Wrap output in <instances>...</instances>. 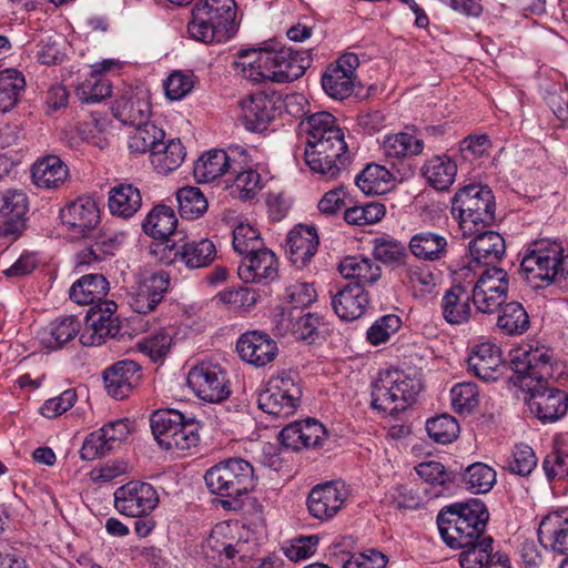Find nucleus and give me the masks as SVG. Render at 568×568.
Here are the masks:
<instances>
[{
    "label": "nucleus",
    "mask_w": 568,
    "mask_h": 568,
    "mask_svg": "<svg viewBox=\"0 0 568 568\" xmlns=\"http://www.w3.org/2000/svg\"><path fill=\"white\" fill-rule=\"evenodd\" d=\"M369 303L368 293L356 284H346L332 294V307L343 321L352 322L359 318Z\"/></svg>",
    "instance_id": "23"
},
{
    "label": "nucleus",
    "mask_w": 568,
    "mask_h": 568,
    "mask_svg": "<svg viewBox=\"0 0 568 568\" xmlns=\"http://www.w3.org/2000/svg\"><path fill=\"white\" fill-rule=\"evenodd\" d=\"M410 253L423 261H439L447 253V240L444 235L432 231H422L410 237Z\"/></svg>",
    "instance_id": "38"
},
{
    "label": "nucleus",
    "mask_w": 568,
    "mask_h": 568,
    "mask_svg": "<svg viewBox=\"0 0 568 568\" xmlns=\"http://www.w3.org/2000/svg\"><path fill=\"white\" fill-rule=\"evenodd\" d=\"M302 125L307 133L306 143L322 141L323 134L338 136L343 130L337 125L335 116L326 111L316 112L306 118Z\"/></svg>",
    "instance_id": "48"
},
{
    "label": "nucleus",
    "mask_w": 568,
    "mask_h": 568,
    "mask_svg": "<svg viewBox=\"0 0 568 568\" xmlns=\"http://www.w3.org/2000/svg\"><path fill=\"white\" fill-rule=\"evenodd\" d=\"M204 480L211 494L225 498L221 500L222 508L234 511L242 509L241 497L256 485L253 466L239 457L227 458L209 468Z\"/></svg>",
    "instance_id": "4"
},
{
    "label": "nucleus",
    "mask_w": 568,
    "mask_h": 568,
    "mask_svg": "<svg viewBox=\"0 0 568 568\" xmlns=\"http://www.w3.org/2000/svg\"><path fill=\"white\" fill-rule=\"evenodd\" d=\"M511 368L517 382L529 393L527 405L539 420L552 423L567 414L568 394L548 384L562 374V363L555 358L551 348L528 344L514 356Z\"/></svg>",
    "instance_id": "1"
},
{
    "label": "nucleus",
    "mask_w": 568,
    "mask_h": 568,
    "mask_svg": "<svg viewBox=\"0 0 568 568\" xmlns=\"http://www.w3.org/2000/svg\"><path fill=\"white\" fill-rule=\"evenodd\" d=\"M116 247V240L109 237L108 240H98L91 246L82 250L78 254V265H90L94 262H101L106 256H112Z\"/></svg>",
    "instance_id": "62"
},
{
    "label": "nucleus",
    "mask_w": 568,
    "mask_h": 568,
    "mask_svg": "<svg viewBox=\"0 0 568 568\" xmlns=\"http://www.w3.org/2000/svg\"><path fill=\"white\" fill-rule=\"evenodd\" d=\"M537 465V458L531 447L525 444L515 446L513 457L507 468L519 476L529 475Z\"/></svg>",
    "instance_id": "61"
},
{
    "label": "nucleus",
    "mask_w": 568,
    "mask_h": 568,
    "mask_svg": "<svg viewBox=\"0 0 568 568\" xmlns=\"http://www.w3.org/2000/svg\"><path fill=\"white\" fill-rule=\"evenodd\" d=\"M473 293L463 285H453L442 298V313L445 321L452 325H460L470 318Z\"/></svg>",
    "instance_id": "31"
},
{
    "label": "nucleus",
    "mask_w": 568,
    "mask_h": 568,
    "mask_svg": "<svg viewBox=\"0 0 568 568\" xmlns=\"http://www.w3.org/2000/svg\"><path fill=\"white\" fill-rule=\"evenodd\" d=\"M417 475L430 486L426 493L432 498H437L450 494L457 481V474L448 470L436 460H429L418 464L415 467Z\"/></svg>",
    "instance_id": "29"
},
{
    "label": "nucleus",
    "mask_w": 568,
    "mask_h": 568,
    "mask_svg": "<svg viewBox=\"0 0 568 568\" xmlns=\"http://www.w3.org/2000/svg\"><path fill=\"white\" fill-rule=\"evenodd\" d=\"M497 326L507 335H521L530 326L529 315L520 303H506L498 315Z\"/></svg>",
    "instance_id": "46"
},
{
    "label": "nucleus",
    "mask_w": 568,
    "mask_h": 568,
    "mask_svg": "<svg viewBox=\"0 0 568 568\" xmlns=\"http://www.w3.org/2000/svg\"><path fill=\"white\" fill-rule=\"evenodd\" d=\"M278 262L266 247L243 256L237 267L239 277L244 283L267 284L277 277Z\"/></svg>",
    "instance_id": "19"
},
{
    "label": "nucleus",
    "mask_w": 568,
    "mask_h": 568,
    "mask_svg": "<svg viewBox=\"0 0 568 568\" xmlns=\"http://www.w3.org/2000/svg\"><path fill=\"white\" fill-rule=\"evenodd\" d=\"M489 513L478 498L444 507L437 516V526L444 542L462 549V568H484L493 552L494 539L485 535Z\"/></svg>",
    "instance_id": "2"
},
{
    "label": "nucleus",
    "mask_w": 568,
    "mask_h": 568,
    "mask_svg": "<svg viewBox=\"0 0 568 568\" xmlns=\"http://www.w3.org/2000/svg\"><path fill=\"white\" fill-rule=\"evenodd\" d=\"M463 483L473 494H486L496 483V471L484 463H474L465 469Z\"/></svg>",
    "instance_id": "50"
},
{
    "label": "nucleus",
    "mask_w": 568,
    "mask_h": 568,
    "mask_svg": "<svg viewBox=\"0 0 568 568\" xmlns=\"http://www.w3.org/2000/svg\"><path fill=\"white\" fill-rule=\"evenodd\" d=\"M81 328V321L75 315H63L49 325V338H43L44 345L51 349H59L72 341Z\"/></svg>",
    "instance_id": "44"
},
{
    "label": "nucleus",
    "mask_w": 568,
    "mask_h": 568,
    "mask_svg": "<svg viewBox=\"0 0 568 568\" xmlns=\"http://www.w3.org/2000/svg\"><path fill=\"white\" fill-rule=\"evenodd\" d=\"M322 87L326 94L335 100H344L354 92V78L339 67L328 65L322 75Z\"/></svg>",
    "instance_id": "49"
},
{
    "label": "nucleus",
    "mask_w": 568,
    "mask_h": 568,
    "mask_svg": "<svg viewBox=\"0 0 568 568\" xmlns=\"http://www.w3.org/2000/svg\"><path fill=\"white\" fill-rule=\"evenodd\" d=\"M194 87V75L174 71L164 83L165 94L170 100H180L189 94Z\"/></svg>",
    "instance_id": "64"
},
{
    "label": "nucleus",
    "mask_w": 568,
    "mask_h": 568,
    "mask_svg": "<svg viewBox=\"0 0 568 568\" xmlns=\"http://www.w3.org/2000/svg\"><path fill=\"white\" fill-rule=\"evenodd\" d=\"M179 212L183 219L195 220L207 210V200L199 187L185 186L176 192Z\"/></svg>",
    "instance_id": "51"
},
{
    "label": "nucleus",
    "mask_w": 568,
    "mask_h": 568,
    "mask_svg": "<svg viewBox=\"0 0 568 568\" xmlns=\"http://www.w3.org/2000/svg\"><path fill=\"white\" fill-rule=\"evenodd\" d=\"M420 172L432 187L446 191L455 181L457 165L447 155H435L425 162Z\"/></svg>",
    "instance_id": "37"
},
{
    "label": "nucleus",
    "mask_w": 568,
    "mask_h": 568,
    "mask_svg": "<svg viewBox=\"0 0 568 568\" xmlns=\"http://www.w3.org/2000/svg\"><path fill=\"white\" fill-rule=\"evenodd\" d=\"M345 486L336 481H327L315 486L307 497L310 514L321 520L334 517L346 500Z\"/></svg>",
    "instance_id": "18"
},
{
    "label": "nucleus",
    "mask_w": 568,
    "mask_h": 568,
    "mask_svg": "<svg viewBox=\"0 0 568 568\" xmlns=\"http://www.w3.org/2000/svg\"><path fill=\"white\" fill-rule=\"evenodd\" d=\"M226 530V526L216 525L203 545V552L207 558L217 560L219 566L230 568L244 544L229 537Z\"/></svg>",
    "instance_id": "24"
},
{
    "label": "nucleus",
    "mask_w": 568,
    "mask_h": 568,
    "mask_svg": "<svg viewBox=\"0 0 568 568\" xmlns=\"http://www.w3.org/2000/svg\"><path fill=\"white\" fill-rule=\"evenodd\" d=\"M141 378V365L132 359L119 361L103 372L105 389L115 399L128 397Z\"/></svg>",
    "instance_id": "20"
},
{
    "label": "nucleus",
    "mask_w": 568,
    "mask_h": 568,
    "mask_svg": "<svg viewBox=\"0 0 568 568\" xmlns=\"http://www.w3.org/2000/svg\"><path fill=\"white\" fill-rule=\"evenodd\" d=\"M550 519L545 518L538 529V539L542 544L547 538L550 541V548L552 551L560 555H568V528L564 520L552 529H548Z\"/></svg>",
    "instance_id": "59"
},
{
    "label": "nucleus",
    "mask_w": 568,
    "mask_h": 568,
    "mask_svg": "<svg viewBox=\"0 0 568 568\" xmlns=\"http://www.w3.org/2000/svg\"><path fill=\"white\" fill-rule=\"evenodd\" d=\"M292 334L296 339L314 344L318 339L325 338L327 331L324 317L316 313H305L298 317L290 314Z\"/></svg>",
    "instance_id": "42"
},
{
    "label": "nucleus",
    "mask_w": 568,
    "mask_h": 568,
    "mask_svg": "<svg viewBox=\"0 0 568 568\" xmlns=\"http://www.w3.org/2000/svg\"><path fill=\"white\" fill-rule=\"evenodd\" d=\"M236 352L245 363L254 367H264L276 358L278 347L267 333L248 331L239 337Z\"/></svg>",
    "instance_id": "16"
},
{
    "label": "nucleus",
    "mask_w": 568,
    "mask_h": 568,
    "mask_svg": "<svg viewBox=\"0 0 568 568\" xmlns=\"http://www.w3.org/2000/svg\"><path fill=\"white\" fill-rule=\"evenodd\" d=\"M60 219L77 237H88L100 222V211L91 197H78L61 209Z\"/></svg>",
    "instance_id": "15"
},
{
    "label": "nucleus",
    "mask_w": 568,
    "mask_h": 568,
    "mask_svg": "<svg viewBox=\"0 0 568 568\" xmlns=\"http://www.w3.org/2000/svg\"><path fill=\"white\" fill-rule=\"evenodd\" d=\"M390 172L382 165L368 164L356 178V186L367 195L384 194L389 189Z\"/></svg>",
    "instance_id": "47"
},
{
    "label": "nucleus",
    "mask_w": 568,
    "mask_h": 568,
    "mask_svg": "<svg viewBox=\"0 0 568 568\" xmlns=\"http://www.w3.org/2000/svg\"><path fill=\"white\" fill-rule=\"evenodd\" d=\"M111 110L115 119L130 126L145 123L151 115L150 102L133 92L118 98Z\"/></svg>",
    "instance_id": "33"
},
{
    "label": "nucleus",
    "mask_w": 568,
    "mask_h": 568,
    "mask_svg": "<svg viewBox=\"0 0 568 568\" xmlns=\"http://www.w3.org/2000/svg\"><path fill=\"white\" fill-rule=\"evenodd\" d=\"M232 245L235 252L245 256L262 248L264 243L256 229L247 223H240L233 230Z\"/></svg>",
    "instance_id": "56"
},
{
    "label": "nucleus",
    "mask_w": 568,
    "mask_h": 568,
    "mask_svg": "<svg viewBox=\"0 0 568 568\" xmlns=\"http://www.w3.org/2000/svg\"><path fill=\"white\" fill-rule=\"evenodd\" d=\"M302 388L297 373L282 371L272 376L258 395V407L276 418H287L300 406Z\"/></svg>",
    "instance_id": "10"
},
{
    "label": "nucleus",
    "mask_w": 568,
    "mask_h": 568,
    "mask_svg": "<svg viewBox=\"0 0 568 568\" xmlns=\"http://www.w3.org/2000/svg\"><path fill=\"white\" fill-rule=\"evenodd\" d=\"M239 161L224 150L213 149L199 158L194 164V176L201 183H209L215 179L230 174L236 170Z\"/></svg>",
    "instance_id": "28"
},
{
    "label": "nucleus",
    "mask_w": 568,
    "mask_h": 568,
    "mask_svg": "<svg viewBox=\"0 0 568 568\" xmlns=\"http://www.w3.org/2000/svg\"><path fill=\"white\" fill-rule=\"evenodd\" d=\"M134 130L129 135L128 148L133 154H144L155 151L161 146L165 132L149 120L145 123L133 125Z\"/></svg>",
    "instance_id": "40"
},
{
    "label": "nucleus",
    "mask_w": 568,
    "mask_h": 568,
    "mask_svg": "<svg viewBox=\"0 0 568 568\" xmlns=\"http://www.w3.org/2000/svg\"><path fill=\"white\" fill-rule=\"evenodd\" d=\"M120 329L118 318H104L99 312H88L85 331L80 334L79 341L84 346L101 345L108 338H115Z\"/></svg>",
    "instance_id": "35"
},
{
    "label": "nucleus",
    "mask_w": 568,
    "mask_h": 568,
    "mask_svg": "<svg viewBox=\"0 0 568 568\" xmlns=\"http://www.w3.org/2000/svg\"><path fill=\"white\" fill-rule=\"evenodd\" d=\"M253 61L244 63L243 77L254 83L267 81L285 83L300 79L312 64L307 51H295L292 48H277L276 43L265 44L258 50Z\"/></svg>",
    "instance_id": "3"
},
{
    "label": "nucleus",
    "mask_w": 568,
    "mask_h": 568,
    "mask_svg": "<svg viewBox=\"0 0 568 568\" xmlns=\"http://www.w3.org/2000/svg\"><path fill=\"white\" fill-rule=\"evenodd\" d=\"M402 325L397 315L388 314L379 317L367 329L366 337L372 345H379L388 341L392 334L396 333Z\"/></svg>",
    "instance_id": "60"
},
{
    "label": "nucleus",
    "mask_w": 568,
    "mask_h": 568,
    "mask_svg": "<svg viewBox=\"0 0 568 568\" xmlns=\"http://www.w3.org/2000/svg\"><path fill=\"white\" fill-rule=\"evenodd\" d=\"M108 205L114 216L128 220L142 207V194L132 183H119L109 191Z\"/></svg>",
    "instance_id": "30"
},
{
    "label": "nucleus",
    "mask_w": 568,
    "mask_h": 568,
    "mask_svg": "<svg viewBox=\"0 0 568 568\" xmlns=\"http://www.w3.org/2000/svg\"><path fill=\"white\" fill-rule=\"evenodd\" d=\"M320 245L318 235L314 226L297 225L286 235L285 252L290 261L298 268L305 267Z\"/></svg>",
    "instance_id": "21"
},
{
    "label": "nucleus",
    "mask_w": 568,
    "mask_h": 568,
    "mask_svg": "<svg viewBox=\"0 0 568 568\" xmlns=\"http://www.w3.org/2000/svg\"><path fill=\"white\" fill-rule=\"evenodd\" d=\"M385 214L386 207L383 203L371 201L345 209L344 220L351 225L364 226L379 222Z\"/></svg>",
    "instance_id": "53"
},
{
    "label": "nucleus",
    "mask_w": 568,
    "mask_h": 568,
    "mask_svg": "<svg viewBox=\"0 0 568 568\" xmlns=\"http://www.w3.org/2000/svg\"><path fill=\"white\" fill-rule=\"evenodd\" d=\"M152 434L165 450H186L200 440L199 422L176 409L155 410L150 418Z\"/></svg>",
    "instance_id": "8"
},
{
    "label": "nucleus",
    "mask_w": 568,
    "mask_h": 568,
    "mask_svg": "<svg viewBox=\"0 0 568 568\" xmlns=\"http://www.w3.org/2000/svg\"><path fill=\"white\" fill-rule=\"evenodd\" d=\"M467 363L469 371L485 382L497 381L503 374L500 349L489 343L475 346L468 356Z\"/></svg>",
    "instance_id": "26"
},
{
    "label": "nucleus",
    "mask_w": 568,
    "mask_h": 568,
    "mask_svg": "<svg viewBox=\"0 0 568 568\" xmlns=\"http://www.w3.org/2000/svg\"><path fill=\"white\" fill-rule=\"evenodd\" d=\"M164 251L168 263L182 262L187 268H201L211 264L216 256L214 243L209 239L184 241L166 245Z\"/></svg>",
    "instance_id": "17"
},
{
    "label": "nucleus",
    "mask_w": 568,
    "mask_h": 568,
    "mask_svg": "<svg viewBox=\"0 0 568 568\" xmlns=\"http://www.w3.org/2000/svg\"><path fill=\"white\" fill-rule=\"evenodd\" d=\"M170 285V275L158 271L144 278L130 298V306L138 314H148L163 300Z\"/></svg>",
    "instance_id": "22"
},
{
    "label": "nucleus",
    "mask_w": 568,
    "mask_h": 568,
    "mask_svg": "<svg viewBox=\"0 0 568 568\" xmlns=\"http://www.w3.org/2000/svg\"><path fill=\"white\" fill-rule=\"evenodd\" d=\"M109 292V282L99 273L87 274L75 281L69 291L70 300L79 305L102 301Z\"/></svg>",
    "instance_id": "36"
},
{
    "label": "nucleus",
    "mask_w": 568,
    "mask_h": 568,
    "mask_svg": "<svg viewBox=\"0 0 568 568\" xmlns=\"http://www.w3.org/2000/svg\"><path fill=\"white\" fill-rule=\"evenodd\" d=\"M564 248L560 243L539 240L530 243L520 262V272L532 288L556 282Z\"/></svg>",
    "instance_id": "9"
},
{
    "label": "nucleus",
    "mask_w": 568,
    "mask_h": 568,
    "mask_svg": "<svg viewBox=\"0 0 568 568\" xmlns=\"http://www.w3.org/2000/svg\"><path fill=\"white\" fill-rule=\"evenodd\" d=\"M185 158V150L179 139L162 140L161 146L150 154L151 163L161 174L176 170Z\"/></svg>",
    "instance_id": "41"
},
{
    "label": "nucleus",
    "mask_w": 568,
    "mask_h": 568,
    "mask_svg": "<svg viewBox=\"0 0 568 568\" xmlns=\"http://www.w3.org/2000/svg\"><path fill=\"white\" fill-rule=\"evenodd\" d=\"M452 406L455 413L470 414L478 405L477 387L473 383H460L450 389Z\"/></svg>",
    "instance_id": "57"
},
{
    "label": "nucleus",
    "mask_w": 568,
    "mask_h": 568,
    "mask_svg": "<svg viewBox=\"0 0 568 568\" xmlns=\"http://www.w3.org/2000/svg\"><path fill=\"white\" fill-rule=\"evenodd\" d=\"M426 429L429 437L440 444L452 443L459 434V425L457 420L448 414H443L428 419L426 423Z\"/></svg>",
    "instance_id": "55"
},
{
    "label": "nucleus",
    "mask_w": 568,
    "mask_h": 568,
    "mask_svg": "<svg viewBox=\"0 0 568 568\" xmlns=\"http://www.w3.org/2000/svg\"><path fill=\"white\" fill-rule=\"evenodd\" d=\"M450 211L463 236L470 237L496 221L495 196L487 185L468 184L457 190Z\"/></svg>",
    "instance_id": "6"
},
{
    "label": "nucleus",
    "mask_w": 568,
    "mask_h": 568,
    "mask_svg": "<svg viewBox=\"0 0 568 568\" xmlns=\"http://www.w3.org/2000/svg\"><path fill=\"white\" fill-rule=\"evenodd\" d=\"M230 175L242 197L250 199L260 189V174L254 170H243L241 162H239L236 170L231 171Z\"/></svg>",
    "instance_id": "63"
},
{
    "label": "nucleus",
    "mask_w": 568,
    "mask_h": 568,
    "mask_svg": "<svg viewBox=\"0 0 568 568\" xmlns=\"http://www.w3.org/2000/svg\"><path fill=\"white\" fill-rule=\"evenodd\" d=\"M304 159L312 172L327 180L335 179L346 170L349 163L344 132L331 136L326 141L306 143Z\"/></svg>",
    "instance_id": "11"
},
{
    "label": "nucleus",
    "mask_w": 568,
    "mask_h": 568,
    "mask_svg": "<svg viewBox=\"0 0 568 568\" xmlns=\"http://www.w3.org/2000/svg\"><path fill=\"white\" fill-rule=\"evenodd\" d=\"M29 200L22 190L8 189L0 193V237L11 241L27 227Z\"/></svg>",
    "instance_id": "14"
},
{
    "label": "nucleus",
    "mask_w": 568,
    "mask_h": 568,
    "mask_svg": "<svg viewBox=\"0 0 568 568\" xmlns=\"http://www.w3.org/2000/svg\"><path fill=\"white\" fill-rule=\"evenodd\" d=\"M191 13L187 32L193 40L206 44L223 43L236 32L235 0H197Z\"/></svg>",
    "instance_id": "5"
},
{
    "label": "nucleus",
    "mask_w": 568,
    "mask_h": 568,
    "mask_svg": "<svg viewBox=\"0 0 568 568\" xmlns=\"http://www.w3.org/2000/svg\"><path fill=\"white\" fill-rule=\"evenodd\" d=\"M33 183L41 189H59L69 176L67 164L57 155L39 159L31 169Z\"/></svg>",
    "instance_id": "32"
},
{
    "label": "nucleus",
    "mask_w": 568,
    "mask_h": 568,
    "mask_svg": "<svg viewBox=\"0 0 568 568\" xmlns=\"http://www.w3.org/2000/svg\"><path fill=\"white\" fill-rule=\"evenodd\" d=\"M338 271L343 277L355 280L354 284L363 288L382 277V268L377 262L362 255L346 256L339 263Z\"/></svg>",
    "instance_id": "34"
},
{
    "label": "nucleus",
    "mask_w": 568,
    "mask_h": 568,
    "mask_svg": "<svg viewBox=\"0 0 568 568\" xmlns=\"http://www.w3.org/2000/svg\"><path fill=\"white\" fill-rule=\"evenodd\" d=\"M158 504L159 495L149 483L132 480L114 491V507L128 517L150 515Z\"/></svg>",
    "instance_id": "13"
},
{
    "label": "nucleus",
    "mask_w": 568,
    "mask_h": 568,
    "mask_svg": "<svg viewBox=\"0 0 568 568\" xmlns=\"http://www.w3.org/2000/svg\"><path fill=\"white\" fill-rule=\"evenodd\" d=\"M24 88L26 79L20 71L16 69L0 71V112L6 113L13 109Z\"/></svg>",
    "instance_id": "43"
},
{
    "label": "nucleus",
    "mask_w": 568,
    "mask_h": 568,
    "mask_svg": "<svg viewBox=\"0 0 568 568\" xmlns=\"http://www.w3.org/2000/svg\"><path fill=\"white\" fill-rule=\"evenodd\" d=\"M178 225V217L173 209L164 204L154 206L145 216L142 229L144 233L155 240H169Z\"/></svg>",
    "instance_id": "39"
},
{
    "label": "nucleus",
    "mask_w": 568,
    "mask_h": 568,
    "mask_svg": "<svg viewBox=\"0 0 568 568\" xmlns=\"http://www.w3.org/2000/svg\"><path fill=\"white\" fill-rule=\"evenodd\" d=\"M469 242L473 261L485 266L497 265L506 253L505 239L495 231L480 230Z\"/></svg>",
    "instance_id": "25"
},
{
    "label": "nucleus",
    "mask_w": 568,
    "mask_h": 568,
    "mask_svg": "<svg viewBox=\"0 0 568 568\" xmlns=\"http://www.w3.org/2000/svg\"><path fill=\"white\" fill-rule=\"evenodd\" d=\"M111 83L100 74H91L77 88V95L83 103H98L110 97Z\"/></svg>",
    "instance_id": "54"
},
{
    "label": "nucleus",
    "mask_w": 568,
    "mask_h": 568,
    "mask_svg": "<svg viewBox=\"0 0 568 568\" xmlns=\"http://www.w3.org/2000/svg\"><path fill=\"white\" fill-rule=\"evenodd\" d=\"M387 561V557L375 549L356 554L343 552L341 555L343 568H385Z\"/></svg>",
    "instance_id": "58"
},
{
    "label": "nucleus",
    "mask_w": 568,
    "mask_h": 568,
    "mask_svg": "<svg viewBox=\"0 0 568 568\" xmlns=\"http://www.w3.org/2000/svg\"><path fill=\"white\" fill-rule=\"evenodd\" d=\"M186 382L199 398L209 403H222L231 394L226 372L211 361L195 364L189 371Z\"/></svg>",
    "instance_id": "12"
},
{
    "label": "nucleus",
    "mask_w": 568,
    "mask_h": 568,
    "mask_svg": "<svg viewBox=\"0 0 568 568\" xmlns=\"http://www.w3.org/2000/svg\"><path fill=\"white\" fill-rule=\"evenodd\" d=\"M423 149V140L406 132L388 135L383 142L384 154L387 159L398 160L415 156L420 154Z\"/></svg>",
    "instance_id": "45"
},
{
    "label": "nucleus",
    "mask_w": 568,
    "mask_h": 568,
    "mask_svg": "<svg viewBox=\"0 0 568 568\" xmlns=\"http://www.w3.org/2000/svg\"><path fill=\"white\" fill-rule=\"evenodd\" d=\"M241 105L243 124L252 132L266 130L276 114L273 100L262 92L250 95L242 101Z\"/></svg>",
    "instance_id": "27"
},
{
    "label": "nucleus",
    "mask_w": 568,
    "mask_h": 568,
    "mask_svg": "<svg viewBox=\"0 0 568 568\" xmlns=\"http://www.w3.org/2000/svg\"><path fill=\"white\" fill-rule=\"evenodd\" d=\"M373 255L375 261L392 266L405 264L408 257L405 245L399 241L385 236L373 240Z\"/></svg>",
    "instance_id": "52"
},
{
    "label": "nucleus",
    "mask_w": 568,
    "mask_h": 568,
    "mask_svg": "<svg viewBox=\"0 0 568 568\" xmlns=\"http://www.w3.org/2000/svg\"><path fill=\"white\" fill-rule=\"evenodd\" d=\"M423 389V383L403 371L387 369L379 373L373 384L372 407L390 415L405 410L416 400Z\"/></svg>",
    "instance_id": "7"
}]
</instances>
